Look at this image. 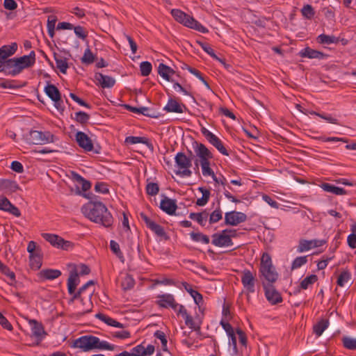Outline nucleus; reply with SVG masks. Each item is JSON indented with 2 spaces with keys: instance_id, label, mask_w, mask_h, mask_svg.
I'll list each match as a JSON object with an SVG mask.
<instances>
[{
  "instance_id": "36",
  "label": "nucleus",
  "mask_w": 356,
  "mask_h": 356,
  "mask_svg": "<svg viewBox=\"0 0 356 356\" xmlns=\"http://www.w3.org/2000/svg\"><path fill=\"white\" fill-rule=\"evenodd\" d=\"M189 218L191 220L197 221L201 226H204L208 218V213L206 210L200 213H191L189 214Z\"/></svg>"
},
{
  "instance_id": "5",
  "label": "nucleus",
  "mask_w": 356,
  "mask_h": 356,
  "mask_svg": "<svg viewBox=\"0 0 356 356\" xmlns=\"http://www.w3.org/2000/svg\"><path fill=\"white\" fill-rule=\"evenodd\" d=\"M23 138L30 145H44L54 142V136L49 131L31 130L23 135Z\"/></svg>"
},
{
  "instance_id": "38",
  "label": "nucleus",
  "mask_w": 356,
  "mask_h": 356,
  "mask_svg": "<svg viewBox=\"0 0 356 356\" xmlns=\"http://www.w3.org/2000/svg\"><path fill=\"white\" fill-rule=\"evenodd\" d=\"M42 236L44 239L50 243L51 245L58 248H59L60 245V242L63 241V238L56 234L44 233L42 234Z\"/></svg>"
},
{
  "instance_id": "35",
  "label": "nucleus",
  "mask_w": 356,
  "mask_h": 356,
  "mask_svg": "<svg viewBox=\"0 0 356 356\" xmlns=\"http://www.w3.org/2000/svg\"><path fill=\"white\" fill-rule=\"evenodd\" d=\"M39 275L41 277L45 280H54L58 278L61 275V272L59 270L56 269H43L40 273Z\"/></svg>"
},
{
  "instance_id": "49",
  "label": "nucleus",
  "mask_w": 356,
  "mask_h": 356,
  "mask_svg": "<svg viewBox=\"0 0 356 356\" xmlns=\"http://www.w3.org/2000/svg\"><path fill=\"white\" fill-rule=\"evenodd\" d=\"M351 278V274L348 270H343L339 275L337 281L338 286L342 287L345 283L348 282Z\"/></svg>"
},
{
  "instance_id": "52",
  "label": "nucleus",
  "mask_w": 356,
  "mask_h": 356,
  "mask_svg": "<svg viewBox=\"0 0 356 356\" xmlns=\"http://www.w3.org/2000/svg\"><path fill=\"white\" fill-rule=\"evenodd\" d=\"M96 340L97 341L96 343V349L114 350L116 347L115 345L110 344L106 341H100L99 338L97 337H96Z\"/></svg>"
},
{
  "instance_id": "39",
  "label": "nucleus",
  "mask_w": 356,
  "mask_h": 356,
  "mask_svg": "<svg viewBox=\"0 0 356 356\" xmlns=\"http://www.w3.org/2000/svg\"><path fill=\"white\" fill-rule=\"evenodd\" d=\"M328 326L329 321L327 319H321L314 325L313 332L316 336L320 337Z\"/></svg>"
},
{
  "instance_id": "40",
  "label": "nucleus",
  "mask_w": 356,
  "mask_h": 356,
  "mask_svg": "<svg viewBox=\"0 0 356 356\" xmlns=\"http://www.w3.org/2000/svg\"><path fill=\"white\" fill-rule=\"evenodd\" d=\"M72 175L73 180L81 184V189L83 192L88 191L91 188V183L89 181L85 179L79 174L75 172H72Z\"/></svg>"
},
{
  "instance_id": "60",
  "label": "nucleus",
  "mask_w": 356,
  "mask_h": 356,
  "mask_svg": "<svg viewBox=\"0 0 356 356\" xmlns=\"http://www.w3.org/2000/svg\"><path fill=\"white\" fill-rule=\"evenodd\" d=\"M301 13L302 15L308 19H311L315 15L313 7L309 4H307L302 7L301 9Z\"/></svg>"
},
{
  "instance_id": "30",
  "label": "nucleus",
  "mask_w": 356,
  "mask_h": 356,
  "mask_svg": "<svg viewBox=\"0 0 356 356\" xmlns=\"http://www.w3.org/2000/svg\"><path fill=\"white\" fill-rule=\"evenodd\" d=\"M54 58L56 61V67L60 70L61 73L66 74L67 70L69 67L67 58L58 54L57 53H54Z\"/></svg>"
},
{
  "instance_id": "37",
  "label": "nucleus",
  "mask_w": 356,
  "mask_h": 356,
  "mask_svg": "<svg viewBox=\"0 0 356 356\" xmlns=\"http://www.w3.org/2000/svg\"><path fill=\"white\" fill-rule=\"evenodd\" d=\"M95 290H90L88 294V300L85 302H81L83 307L80 309V311L78 312L77 316H82L85 315L86 314L90 313L92 311V303L90 300V298L94 293Z\"/></svg>"
},
{
  "instance_id": "55",
  "label": "nucleus",
  "mask_w": 356,
  "mask_h": 356,
  "mask_svg": "<svg viewBox=\"0 0 356 356\" xmlns=\"http://www.w3.org/2000/svg\"><path fill=\"white\" fill-rule=\"evenodd\" d=\"M152 70V65L151 63L148 61H143L140 64V74L143 76H147L150 74Z\"/></svg>"
},
{
  "instance_id": "15",
  "label": "nucleus",
  "mask_w": 356,
  "mask_h": 356,
  "mask_svg": "<svg viewBox=\"0 0 356 356\" xmlns=\"http://www.w3.org/2000/svg\"><path fill=\"white\" fill-rule=\"evenodd\" d=\"M193 147L196 156L200 158V161L210 160L213 159V154L204 144L194 141L193 143Z\"/></svg>"
},
{
  "instance_id": "63",
  "label": "nucleus",
  "mask_w": 356,
  "mask_h": 356,
  "mask_svg": "<svg viewBox=\"0 0 356 356\" xmlns=\"http://www.w3.org/2000/svg\"><path fill=\"white\" fill-rule=\"evenodd\" d=\"M72 29H74V33L76 34V35L78 38H79L82 40H85L87 38L88 31L83 26H74V28Z\"/></svg>"
},
{
  "instance_id": "22",
  "label": "nucleus",
  "mask_w": 356,
  "mask_h": 356,
  "mask_svg": "<svg viewBox=\"0 0 356 356\" xmlns=\"http://www.w3.org/2000/svg\"><path fill=\"white\" fill-rule=\"evenodd\" d=\"M125 143L134 145L136 143H143L145 145L147 148L150 150L151 152H153L154 150V147L152 142L149 138L146 137H140V136H127L124 140Z\"/></svg>"
},
{
  "instance_id": "45",
  "label": "nucleus",
  "mask_w": 356,
  "mask_h": 356,
  "mask_svg": "<svg viewBox=\"0 0 356 356\" xmlns=\"http://www.w3.org/2000/svg\"><path fill=\"white\" fill-rule=\"evenodd\" d=\"M74 118H72L75 121L81 124V125L86 124L90 120V115L84 111H78L74 113Z\"/></svg>"
},
{
  "instance_id": "50",
  "label": "nucleus",
  "mask_w": 356,
  "mask_h": 356,
  "mask_svg": "<svg viewBox=\"0 0 356 356\" xmlns=\"http://www.w3.org/2000/svg\"><path fill=\"white\" fill-rule=\"evenodd\" d=\"M222 218V211L218 206L209 216V223L214 224L218 222Z\"/></svg>"
},
{
  "instance_id": "29",
  "label": "nucleus",
  "mask_w": 356,
  "mask_h": 356,
  "mask_svg": "<svg viewBox=\"0 0 356 356\" xmlns=\"http://www.w3.org/2000/svg\"><path fill=\"white\" fill-rule=\"evenodd\" d=\"M157 298L159 299L156 302L157 305L163 308L170 307L175 301L174 296L170 293L159 295Z\"/></svg>"
},
{
  "instance_id": "4",
  "label": "nucleus",
  "mask_w": 356,
  "mask_h": 356,
  "mask_svg": "<svg viewBox=\"0 0 356 356\" xmlns=\"http://www.w3.org/2000/svg\"><path fill=\"white\" fill-rule=\"evenodd\" d=\"M188 156L184 152H178L175 161L178 170H175V173L180 177H191L192 171L189 169L192 166V157L193 156L191 150L188 149Z\"/></svg>"
},
{
  "instance_id": "11",
  "label": "nucleus",
  "mask_w": 356,
  "mask_h": 356,
  "mask_svg": "<svg viewBox=\"0 0 356 356\" xmlns=\"http://www.w3.org/2000/svg\"><path fill=\"white\" fill-rule=\"evenodd\" d=\"M233 235L226 234V230L220 232L214 233L211 235V243L217 247H229L232 246L234 243L232 237Z\"/></svg>"
},
{
  "instance_id": "20",
  "label": "nucleus",
  "mask_w": 356,
  "mask_h": 356,
  "mask_svg": "<svg viewBox=\"0 0 356 356\" xmlns=\"http://www.w3.org/2000/svg\"><path fill=\"white\" fill-rule=\"evenodd\" d=\"M18 190H21V188L15 181L0 179V191L6 193H13Z\"/></svg>"
},
{
  "instance_id": "47",
  "label": "nucleus",
  "mask_w": 356,
  "mask_h": 356,
  "mask_svg": "<svg viewBox=\"0 0 356 356\" xmlns=\"http://www.w3.org/2000/svg\"><path fill=\"white\" fill-rule=\"evenodd\" d=\"M16 60L21 72L24 69L32 67L33 65L32 62L29 60V57L26 56L25 55L19 58H16Z\"/></svg>"
},
{
  "instance_id": "59",
  "label": "nucleus",
  "mask_w": 356,
  "mask_h": 356,
  "mask_svg": "<svg viewBox=\"0 0 356 356\" xmlns=\"http://www.w3.org/2000/svg\"><path fill=\"white\" fill-rule=\"evenodd\" d=\"M196 42L206 53L211 56L213 59H218V56L215 54L213 49L209 46L208 43H205L199 40H197Z\"/></svg>"
},
{
  "instance_id": "10",
  "label": "nucleus",
  "mask_w": 356,
  "mask_h": 356,
  "mask_svg": "<svg viewBox=\"0 0 356 356\" xmlns=\"http://www.w3.org/2000/svg\"><path fill=\"white\" fill-rule=\"evenodd\" d=\"M0 72L7 76H15L21 73L16 58L4 60L3 65H0Z\"/></svg>"
},
{
  "instance_id": "8",
  "label": "nucleus",
  "mask_w": 356,
  "mask_h": 356,
  "mask_svg": "<svg viewBox=\"0 0 356 356\" xmlns=\"http://www.w3.org/2000/svg\"><path fill=\"white\" fill-rule=\"evenodd\" d=\"M76 141L79 146L86 152L93 151L95 154L100 153V147H94L91 138L83 131H77L76 135Z\"/></svg>"
},
{
  "instance_id": "13",
  "label": "nucleus",
  "mask_w": 356,
  "mask_h": 356,
  "mask_svg": "<svg viewBox=\"0 0 356 356\" xmlns=\"http://www.w3.org/2000/svg\"><path fill=\"white\" fill-rule=\"evenodd\" d=\"M256 280L255 275L250 270L245 269L242 271L241 283L248 293H254Z\"/></svg>"
},
{
  "instance_id": "31",
  "label": "nucleus",
  "mask_w": 356,
  "mask_h": 356,
  "mask_svg": "<svg viewBox=\"0 0 356 356\" xmlns=\"http://www.w3.org/2000/svg\"><path fill=\"white\" fill-rule=\"evenodd\" d=\"M207 140L213 145L222 154L228 156L229 153L227 149L224 147L222 141L219 138L213 134Z\"/></svg>"
},
{
  "instance_id": "3",
  "label": "nucleus",
  "mask_w": 356,
  "mask_h": 356,
  "mask_svg": "<svg viewBox=\"0 0 356 356\" xmlns=\"http://www.w3.org/2000/svg\"><path fill=\"white\" fill-rule=\"evenodd\" d=\"M171 15L177 22L182 24L188 28L196 30L202 33H207L209 32L207 28L202 26L193 17L179 9H172L171 10Z\"/></svg>"
},
{
  "instance_id": "1",
  "label": "nucleus",
  "mask_w": 356,
  "mask_h": 356,
  "mask_svg": "<svg viewBox=\"0 0 356 356\" xmlns=\"http://www.w3.org/2000/svg\"><path fill=\"white\" fill-rule=\"evenodd\" d=\"M83 216L90 220L100 223L105 227H111L113 223V218L106 207L99 201L90 200L81 209Z\"/></svg>"
},
{
  "instance_id": "2",
  "label": "nucleus",
  "mask_w": 356,
  "mask_h": 356,
  "mask_svg": "<svg viewBox=\"0 0 356 356\" xmlns=\"http://www.w3.org/2000/svg\"><path fill=\"white\" fill-rule=\"evenodd\" d=\"M259 273L260 277H263L266 281V283L273 284L278 279L279 275L272 264L271 257L266 252H264L261 258Z\"/></svg>"
},
{
  "instance_id": "61",
  "label": "nucleus",
  "mask_w": 356,
  "mask_h": 356,
  "mask_svg": "<svg viewBox=\"0 0 356 356\" xmlns=\"http://www.w3.org/2000/svg\"><path fill=\"white\" fill-rule=\"evenodd\" d=\"M307 262V256L296 257L292 262L291 270L298 268Z\"/></svg>"
},
{
  "instance_id": "58",
  "label": "nucleus",
  "mask_w": 356,
  "mask_h": 356,
  "mask_svg": "<svg viewBox=\"0 0 356 356\" xmlns=\"http://www.w3.org/2000/svg\"><path fill=\"white\" fill-rule=\"evenodd\" d=\"M42 258L39 257L38 256L35 257H29V266L31 268L35 270H39L42 264Z\"/></svg>"
},
{
  "instance_id": "18",
  "label": "nucleus",
  "mask_w": 356,
  "mask_h": 356,
  "mask_svg": "<svg viewBox=\"0 0 356 356\" xmlns=\"http://www.w3.org/2000/svg\"><path fill=\"white\" fill-rule=\"evenodd\" d=\"M163 110L168 113H182L187 110V107L185 104H180L176 99L170 97Z\"/></svg>"
},
{
  "instance_id": "14",
  "label": "nucleus",
  "mask_w": 356,
  "mask_h": 356,
  "mask_svg": "<svg viewBox=\"0 0 356 356\" xmlns=\"http://www.w3.org/2000/svg\"><path fill=\"white\" fill-rule=\"evenodd\" d=\"M69 266H72V269L70 270L67 279V291L69 294H72L74 293V291H76V286L79 284L80 279L76 265L70 264Z\"/></svg>"
},
{
  "instance_id": "57",
  "label": "nucleus",
  "mask_w": 356,
  "mask_h": 356,
  "mask_svg": "<svg viewBox=\"0 0 356 356\" xmlns=\"http://www.w3.org/2000/svg\"><path fill=\"white\" fill-rule=\"evenodd\" d=\"M154 336L160 339L161 340V346H162V350L163 351H168V348H167V343H168V340H167V338H166V336L165 334V333L161 330H156L154 334Z\"/></svg>"
},
{
  "instance_id": "23",
  "label": "nucleus",
  "mask_w": 356,
  "mask_h": 356,
  "mask_svg": "<svg viewBox=\"0 0 356 356\" xmlns=\"http://www.w3.org/2000/svg\"><path fill=\"white\" fill-rule=\"evenodd\" d=\"M30 325H32L31 330L33 335L37 338V339L40 341L42 340L44 337L47 334L44 331V326L41 323H39L36 320H30Z\"/></svg>"
},
{
  "instance_id": "44",
  "label": "nucleus",
  "mask_w": 356,
  "mask_h": 356,
  "mask_svg": "<svg viewBox=\"0 0 356 356\" xmlns=\"http://www.w3.org/2000/svg\"><path fill=\"white\" fill-rule=\"evenodd\" d=\"M135 285V280L133 277L129 274H126V275L123 277L121 286L124 291H128L131 289Z\"/></svg>"
},
{
  "instance_id": "62",
  "label": "nucleus",
  "mask_w": 356,
  "mask_h": 356,
  "mask_svg": "<svg viewBox=\"0 0 356 356\" xmlns=\"http://www.w3.org/2000/svg\"><path fill=\"white\" fill-rule=\"evenodd\" d=\"M159 191V184L156 183L150 182L146 186V193L147 195L154 196L158 194Z\"/></svg>"
},
{
  "instance_id": "53",
  "label": "nucleus",
  "mask_w": 356,
  "mask_h": 356,
  "mask_svg": "<svg viewBox=\"0 0 356 356\" xmlns=\"http://www.w3.org/2000/svg\"><path fill=\"white\" fill-rule=\"evenodd\" d=\"M318 280V277L316 275H310L306 277L300 282V288L307 289L310 284L315 283Z\"/></svg>"
},
{
  "instance_id": "33",
  "label": "nucleus",
  "mask_w": 356,
  "mask_h": 356,
  "mask_svg": "<svg viewBox=\"0 0 356 356\" xmlns=\"http://www.w3.org/2000/svg\"><path fill=\"white\" fill-rule=\"evenodd\" d=\"M321 187L326 192L332 193L335 195H346L347 192L343 188H339L334 185L330 184L329 183H323L321 185Z\"/></svg>"
},
{
  "instance_id": "24",
  "label": "nucleus",
  "mask_w": 356,
  "mask_h": 356,
  "mask_svg": "<svg viewBox=\"0 0 356 356\" xmlns=\"http://www.w3.org/2000/svg\"><path fill=\"white\" fill-rule=\"evenodd\" d=\"M178 314H181L182 316L185 319V324L188 326L191 329L196 331V332H200V325H196L195 322L193 320V318L191 316H190L184 307V305L179 306V309L178 310Z\"/></svg>"
},
{
  "instance_id": "26",
  "label": "nucleus",
  "mask_w": 356,
  "mask_h": 356,
  "mask_svg": "<svg viewBox=\"0 0 356 356\" xmlns=\"http://www.w3.org/2000/svg\"><path fill=\"white\" fill-rule=\"evenodd\" d=\"M182 286L184 289L193 298L194 302L196 305H198L199 308H200L201 305L203 303V296L199 293L197 291L194 290L191 284L186 282H182Z\"/></svg>"
},
{
  "instance_id": "43",
  "label": "nucleus",
  "mask_w": 356,
  "mask_h": 356,
  "mask_svg": "<svg viewBox=\"0 0 356 356\" xmlns=\"http://www.w3.org/2000/svg\"><path fill=\"white\" fill-rule=\"evenodd\" d=\"M317 41L320 44H337L339 42V38L334 35L321 34L317 37Z\"/></svg>"
},
{
  "instance_id": "56",
  "label": "nucleus",
  "mask_w": 356,
  "mask_h": 356,
  "mask_svg": "<svg viewBox=\"0 0 356 356\" xmlns=\"http://www.w3.org/2000/svg\"><path fill=\"white\" fill-rule=\"evenodd\" d=\"M343 346L348 350H356V339L349 337L342 338Z\"/></svg>"
},
{
  "instance_id": "34",
  "label": "nucleus",
  "mask_w": 356,
  "mask_h": 356,
  "mask_svg": "<svg viewBox=\"0 0 356 356\" xmlns=\"http://www.w3.org/2000/svg\"><path fill=\"white\" fill-rule=\"evenodd\" d=\"M152 232H153L157 236L163 238L165 240H168L170 237L167 235L163 227L153 221L148 227Z\"/></svg>"
},
{
  "instance_id": "32",
  "label": "nucleus",
  "mask_w": 356,
  "mask_h": 356,
  "mask_svg": "<svg viewBox=\"0 0 356 356\" xmlns=\"http://www.w3.org/2000/svg\"><path fill=\"white\" fill-rule=\"evenodd\" d=\"M200 165L202 167V172L204 176H211L215 182H218L217 177L214 174L213 170L210 168L209 160L200 161Z\"/></svg>"
},
{
  "instance_id": "46",
  "label": "nucleus",
  "mask_w": 356,
  "mask_h": 356,
  "mask_svg": "<svg viewBox=\"0 0 356 356\" xmlns=\"http://www.w3.org/2000/svg\"><path fill=\"white\" fill-rule=\"evenodd\" d=\"M191 238L195 242H202L204 244H208L210 242L209 237L201 232H191L190 234Z\"/></svg>"
},
{
  "instance_id": "27",
  "label": "nucleus",
  "mask_w": 356,
  "mask_h": 356,
  "mask_svg": "<svg viewBox=\"0 0 356 356\" xmlns=\"http://www.w3.org/2000/svg\"><path fill=\"white\" fill-rule=\"evenodd\" d=\"M300 56L302 58H318V59H323L327 56L320 51L315 49H313L309 47H305V49H302L300 53Z\"/></svg>"
},
{
  "instance_id": "48",
  "label": "nucleus",
  "mask_w": 356,
  "mask_h": 356,
  "mask_svg": "<svg viewBox=\"0 0 356 356\" xmlns=\"http://www.w3.org/2000/svg\"><path fill=\"white\" fill-rule=\"evenodd\" d=\"M110 248L117 257L123 263L124 261V257L120 248L119 244L116 241L111 240L110 241Z\"/></svg>"
},
{
  "instance_id": "28",
  "label": "nucleus",
  "mask_w": 356,
  "mask_h": 356,
  "mask_svg": "<svg viewBox=\"0 0 356 356\" xmlns=\"http://www.w3.org/2000/svg\"><path fill=\"white\" fill-rule=\"evenodd\" d=\"M158 74L165 80L174 82V79L171 78V75L175 74L176 72L170 67L161 63L158 67Z\"/></svg>"
},
{
  "instance_id": "6",
  "label": "nucleus",
  "mask_w": 356,
  "mask_h": 356,
  "mask_svg": "<svg viewBox=\"0 0 356 356\" xmlns=\"http://www.w3.org/2000/svg\"><path fill=\"white\" fill-rule=\"evenodd\" d=\"M44 91L47 96L54 102L55 108L60 113H63L65 111V106H63L61 93L58 88L48 81L47 86L44 87Z\"/></svg>"
},
{
  "instance_id": "17",
  "label": "nucleus",
  "mask_w": 356,
  "mask_h": 356,
  "mask_svg": "<svg viewBox=\"0 0 356 356\" xmlns=\"http://www.w3.org/2000/svg\"><path fill=\"white\" fill-rule=\"evenodd\" d=\"M325 240H318V239H314V240H300L299 242V245L298 246V252H302L304 251L309 250L312 249V248H318L323 245L326 243Z\"/></svg>"
},
{
  "instance_id": "54",
  "label": "nucleus",
  "mask_w": 356,
  "mask_h": 356,
  "mask_svg": "<svg viewBox=\"0 0 356 356\" xmlns=\"http://www.w3.org/2000/svg\"><path fill=\"white\" fill-rule=\"evenodd\" d=\"M0 272L9 277L10 282H9L10 285H13L14 282H15V274L14 272L11 271L10 269L5 264L0 268Z\"/></svg>"
},
{
  "instance_id": "64",
  "label": "nucleus",
  "mask_w": 356,
  "mask_h": 356,
  "mask_svg": "<svg viewBox=\"0 0 356 356\" xmlns=\"http://www.w3.org/2000/svg\"><path fill=\"white\" fill-rule=\"evenodd\" d=\"M130 355H132V356H145V347L143 344L136 346L132 348Z\"/></svg>"
},
{
  "instance_id": "12",
  "label": "nucleus",
  "mask_w": 356,
  "mask_h": 356,
  "mask_svg": "<svg viewBox=\"0 0 356 356\" xmlns=\"http://www.w3.org/2000/svg\"><path fill=\"white\" fill-rule=\"evenodd\" d=\"M246 220V214L240 211H232L225 214V225H226L236 226Z\"/></svg>"
},
{
  "instance_id": "42",
  "label": "nucleus",
  "mask_w": 356,
  "mask_h": 356,
  "mask_svg": "<svg viewBox=\"0 0 356 356\" xmlns=\"http://www.w3.org/2000/svg\"><path fill=\"white\" fill-rule=\"evenodd\" d=\"M97 59L96 55L93 54L89 47H88L81 58V61L82 63L85 65H90L93 63Z\"/></svg>"
},
{
  "instance_id": "51",
  "label": "nucleus",
  "mask_w": 356,
  "mask_h": 356,
  "mask_svg": "<svg viewBox=\"0 0 356 356\" xmlns=\"http://www.w3.org/2000/svg\"><path fill=\"white\" fill-rule=\"evenodd\" d=\"M352 233L347 238V243L350 248H356V224L351 225Z\"/></svg>"
},
{
  "instance_id": "9",
  "label": "nucleus",
  "mask_w": 356,
  "mask_h": 356,
  "mask_svg": "<svg viewBox=\"0 0 356 356\" xmlns=\"http://www.w3.org/2000/svg\"><path fill=\"white\" fill-rule=\"evenodd\" d=\"M262 286L265 292L267 300L273 305L280 303L283 301L280 292L275 289L273 284L262 282Z\"/></svg>"
},
{
  "instance_id": "21",
  "label": "nucleus",
  "mask_w": 356,
  "mask_h": 356,
  "mask_svg": "<svg viewBox=\"0 0 356 356\" xmlns=\"http://www.w3.org/2000/svg\"><path fill=\"white\" fill-rule=\"evenodd\" d=\"M127 110L133 112L134 113L143 114L145 116L152 118H157L159 117V115L156 113L154 111H151L148 107L142 106L140 108L134 107L130 106L129 104H123L122 105Z\"/></svg>"
},
{
  "instance_id": "16",
  "label": "nucleus",
  "mask_w": 356,
  "mask_h": 356,
  "mask_svg": "<svg viewBox=\"0 0 356 356\" xmlns=\"http://www.w3.org/2000/svg\"><path fill=\"white\" fill-rule=\"evenodd\" d=\"M159 208L168 215H174L177 209L176 200L170 199L164 195L161 201Z\"/></svg>"
},
{
  "instance_id": "25",
  "label": "nucleus",
  "mask_w": 356,
  "mask_h": 356,
  "mask_svg": "<svg viewBox=\"0 0 356 356\" xmlns=\"http://www.w3.org/2000/svg\"><path fill=\"white\" fill-rule=\"evenodd\" d=\"M95 79H96V81H98L99 84L103 88H111L115 83V80L114 78L107 75H104L100 72L95 73Z\"/></svg>"
},
{
  "instance_id": "7",
  "label": "nucleus",
  "mask_w": 356,
  "mask_h": 356,
  "mask_svg": "<svg viewBox=\"0 0 356 356\" xmlns=\"http://www.w3.org/2000/svg\"><path fill=\"white\" fill-rule=\"evenodd\" d=\"M96 337L93 335H84L73 341L71 347L80 348L84 352L96 349Z\"/></svg>"
},
{
  "instance_id": "19",
  "label": "nucleus",
  "mask_w": 356,
  "mask_h": 356,
  "mask_svg": "<svg viewBox=\"0 0 356 356\" xmlns=\"http://www.w3.org/2000/svg\"><path fill=\"white\" fill-rule=\"evenodd\" d=\"M17 50V44L13 42L10 44L3 45L0 47V65H3L4 60L12 56Z\"/></svg>"
},
{
  "instance_id": "41",
  "label": "nucleus",
  "mask_w": 356,
  "mask_h": 356,
  "mask_svg": "<svg viewBox=\"0 0 356 356\" xmlns=\"http://www.w3.org/2000/svg\"><path fill=\"white\" fill-rule=\"evenodd\" d=\"M198 190L202 193V196L201 198H199L196 201V205L199 207H203L207 204L209 200V197L211 195V193L209 190L205 188L204 187H199Z\"/></svg>"
}]
</instances>
